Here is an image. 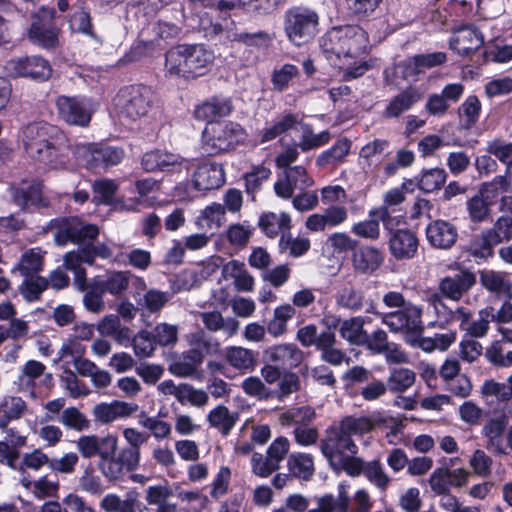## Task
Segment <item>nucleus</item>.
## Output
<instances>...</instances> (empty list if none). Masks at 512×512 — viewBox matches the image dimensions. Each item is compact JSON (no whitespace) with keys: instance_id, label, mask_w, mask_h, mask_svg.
<instances>
[{"instance_id":"nucleus-22","label":"nucleus","mask_w":512,"mask_h":512,"mask_svg":"<svg viewBox=\"0 0 512 512\" xmlns=\"http://www.w3.org/2000/svg\"><path fill=\"white\" fill-rule=\"evenodd\" d=\"M348 219V210L342 205H330L323 213H314L307 217L305 227L310 232H322L327 228L340 226Z\"/></svg>"},{"instance_id":"nucleus-4","label":"nucleus","mask_w":512,"mask_h":512,"mask_svg":"<svg viewBox=\"0 0 512 512\" xmlns=\"http://www.w3.org/2000/svg\"><path fill=\"white\" fill-rule=\"evenodd\" d=\"M320 16L316 10L305 5L288 8L283 16L284 32L295 46L311 41L319 31Z\"/></svg>"},{"instance_id":"nucleus-56","label":"nucleus","mask_w":512,"mask_h":512,"mask_svg":"<svg viewBox=\"0 0 512 512\" xmlns=\"http://www.w3.org/2000/svg\"><path fill=\"white\" fill-rule=\"evenodd\" d=\"M364 476L372 485L381 491H385L391 482L389 475L386 473L379 460L366 462Z\"/></svg>"},{"instance_id":"nucleus-45","label":"nucleus","mask_w":512,"mask_h":512,"mask_svg":"<svg viewBox=\"0 0 512 512\" xmlns=\"http://www.w3.org/2000/svg\"><path fill=\"white\" fill-rule=\"evenodd\" d=\"M44 253L39 247L25 251L15 269L24 277L37 275L42 270Z\"/></svg>"},{"instance_id":"nucleus-24","label":"nucleus","mask_w":512,"mask_h":512,"mask_svg":"<svg viewBox=\"0 0 512 512\" xmlns=\"http://www.w3.org/2000/svg\"><path fill=\"white\" fill-rule=\"evenodd\" d=\"M476 283L475 275L468 270L444 277L439 283L442 296L453 301H459Z\"/></svg>"},{"instance_id":"nucleus-10","label":"nucleus","mask_w":512,"mask_h":512,"mask_svg":"<svg viewBox=\"0 0 512 512\" xmlns=\"http://www.w3.org/2000/svg\"><path fill=\"white\" fill-rule=\"evenodd\" d=\"M320 450L330 466L342 464L347 456H355L358 453V447L353 439L337 426L327 429L325 437L321 440Z\"/></svg>"},{"instance_id":"nucleus-17","label":"nucleus","mask_w":512,"mask_h":512,"mask_svg":"<svg viewBox=\"0 0 512 512\" xmlns=\"http://www.w3.org/2000/svg\"><path fill=\"white\" fill-rule=\"evenodd\" d=\"M336 304L352 312L378 313L375 299L368 293V288L364 287L344 286L336 294Z\"/></svg>"},{"instance_id":"nucleus-44","label":"nucleus","mask_w":512,"mask_h":512,"mask_svg":"<svg viewBox=\"0 0 512 512\" xmlns=\"http://www.w3.org/2000/svg\"><path fill=\"white\" fill-rule=\"evenodd\" d=\"M481 109L479 98L476 95H469L457 109L461 126L465 129L472 128L479 120Z\"/></svg>"},{"instance_id":"nucleus-36","label":"nucleus","mask_w":512,"mask_h":512,"mask_svg":"<svg viewBox=\"0 0 512 512\" xmlns=\"http://www.w3.org/2000/svg\"><path fill=\"white\" fill-rule=\"evenodd\" d=\"M200 319L210 332L223 331L228 337L234 336L239 328L238 320L232 317L224 319L219 311L201 312Z\"/></svg>"},{"instance_id":"nucleus-46","label":"nucleus","mask_w":512,"mask_h":512,"mask_svg":"<svg viewBox=\"0 0 512 512\" xmlns=\"http://www.w3.org/2000/svg\"><path fill=\"white\" fill-rule=\"evenodd\" d=\"M367 317L356 316L344 320L340 326V335L351 344L361 345L365 339L364 324Z\"/></svg>"},{"instance_id":"nucleus-18","label":"nucleus","mask_w":512,"mask_h":512,"mask_svg":"<svg viewBox=\"0 0 512 512\" xmlns=\"http://www.w3.org/2000/svg\"><path fill=\"white\" fill-rule=\"evenodd\" d=\"M140 464V450L125 447L116 455L111 454L108 461L100 466V471L110 481L120 479L125 472H132Z\"/></svg>"},{"instance_id":"nucleus-58","label":"nucleus","mask_w":512,"mask_h":512,"mask_svg":"<svg viewBox=\"0 0 512 512\" xmlns=\"http://www.w3.org/2000/svg\"><path fill=\"white\" fill-rule=\"evenodd\" d=\"M271 176V170L265 166H256L244 175L246 192L252 200L255 194L261 189L263 183Z\"/></svg>"},{"instance_id":"nucleus-43","label":"nucleus","mask_w":512,"mask_h":512,"mask_svg":"<svg viewBox=\"0 0 512 512\" xmlns=\"http://www.w3.org/2000/svg\"><path fill=\"white\" fill-rule=\"evenodd\" d=\"M287 467L292 476L309 480L314 474L313 457L307 453H292L288 457Z\"/></svg>"},{"instance_id":"nucleus-64","label":"nucleus","mask_w":512,"mask_h":512,"mask_svg":"<svg viewBox=\"0 0 512 512\" xmlns=\"http://www.w3.org/2000/svg\"><path fill=\"white\" fill-rule=\"evenodd\" d=\"M484 355L496 367H512V351H506L499 342L488 347Z\"/></svg>"},{"instance_id":"nucleus-29","label":"nucleus","mask_w":512,"mask_h":512,"mask_svg":"<svg viewBox=\"0 0 512 512\" xmlns=\"http://www.w3.org/2000/svg\"><path fill=\"white\" fill-rule=\"evenodd\" d=\"M389 249L393 257L398 260L414 257L418 249L416 235L407 229L396 230L389 239Z\"/></svg>"},{"instance_id":"nucleus-35","label":"nucleus","mask_w":512,"mask_h":512,"mask_svg":"<svg viewBox=\"0 0 512 512\" xmlns=\"http://www.w3.org/2000/svg\"><path fill=\"white\" fill-rule=\"evenodd\" d=\"M421 99V95L415 88H408L395 95L387 104L383 116L385 118H398L410 110Z\"/></svg>"},{"instance_id":"nucleus-63","label":"nucleus","mask_w":512,"mask_h":512,"mask_svg":"<svg viewBox=\"0 0 512 512\" xmlns=\"http://www.w3.org/2000/svg\"><path fill=\"white\" fill-rule=\"evenodd\" d=\"M241 387L245 394L259 400H268L273 398V390L267 387L259 377H247L243 380Z\"/></svg>"},{"instance_id":"nucleus-33","label":"nucleus","mask_w":512,"mask_h":512,"mask_svg":"<svg viewBox=\"0 0 512 512\" xmlns=\"http://www.w3.org/2000/svg\"><path fill=\"white\" fill-rule=\"evenodd\" d=\"M203 358L201 349L191 348L170 363L169 371L177 377L193 376L203 363Z\"/></svg>"},{"instance_id":"nucleus-39","label":"nucleus","mask_w":512,"mask_h":512,"mask_svg":"<svg viewBox=\"0 0 512 512\" xmlns=\"http://www.w3.org/2000/svg\"><path fill=\"white\" fill-rule=\"evenodd\" d=\"M447 172L443 168L423 169L418 177L409 180L410 184H415L424 193H432L441 189L447 179Z\"/></svg>"},{"instance_id":"nucleus-51","label":"nucleus","mask_w":512,"mask_h":512,"mask_svg":"<svg viewBox=\"0 0 512 512\" xmlns=\"http://www.w3.org/2000/svg\"><path fill=\"white\" fill-rule=\"evenodd\" d=\"M49 282L46 278L31 275L24 277L22 284L19 287L20 294L29 302L37 301L40 295L47 289Z\"/></svg>"},{"instance_id":"nucleus-57","label":"nucleus","mask_w":512,"mask_h":512,"mask_svg":"<svg viewBox=\"0 0 512 512\" xmlns=\"http://www.w3.org/2000/svg\"><path fill=\"white\" fill-rule=\"evenodd\" d=\"M300 386V377L295 372L285 370L278 382V387L273 390V398H276L279 401H284L291 394L297 392L300 389Z\"/></svg>"},{"instance_id":"nucleus-34","label":"nucleus","mask_w":512,"mask_h":512,"mask_svg":"<svg viewBox=\"0 0 512 512\" xmlns=\"http://www.w3.org/2000/svg\"><path fill=\"white\" fill-rule=\"evenodd\" d=\"M382 252L373 246H362L354 252L352 263L356 271L371 275L383 263Z\"/></svg>"},{"instance_id":"nucleus-28","label":"nucleus","mask_w":512,"mask_h":512,"mask_svg":"<svg viewBox=\"0 0 512 512\" xmlns=\"http://www.w3.org/2000/svg\"><path fill=\"white\" fill-rule=\"evenodd\" d=\"M233 111L232 101L228 97L214 96L196 106L195 118L212 123L218 118L229 116Z\"/></svg>"},{"instance_id":"nucleus-40","label":"nucleus","mask_w":512,"mask_h":512,"mask_svg":"<svg viewBox=\"0 0 512 512\" xmlns=\"http://www.w3.org/2000/svg\"><path fill=\"white\" fill-rule=\"evenodd\" d=\"M94 281L98 289H101L104 294L109 293L113 296H121L129 286V276L122 271H113L105 277L96 278Z\"/></svg>"},{"instance_id":"nucleus-11","label":"nucleus","mask_w":512,"mask_h":512,"mask_svg":"<svg viewBox=\"0 0 512 512\" xmlns=\"http://www.w3.org/2000/svg\"><path fill=\"white\" fill-rule=\"evenodd\" d=\"M56 106L63 121L79 127L88 126L94 112L91 99L84 96L61 95Z\"/></svg>"},{"instance_id":"nucleus-37","label":"nucleus","mask_w":512,"mask_h":512,"mask_svg":"<svg viewBox=\"0 0 512 512\" xmlns=\"http://www.w3.org/2000/svg\"><path fill=\"white\" fill-rule=\"evenodd\" d=\"M238 419V413H231L224 405L216 406L207 415L209 425L217 429L223 436L230 434Z\"/></svg>"},{"instance_id":"nucleus-61","label":"nucleus","mask_w":512,"mask_h":512,"mask_svg":"<svg viewBox=\"0 0 512 512\" xmlns=\"http://www.w3.org/2000/svg\"><path fill=\"white\" fill-rule=\"evenodd\" d=\"M484 231L495 245L510 241L512 239V217L501 216L492 228L485 229Z\"/></svg>"},{"instance_id":"nucleus-47","label":"nucleus","mask_w":512,"mask_h":512,"mask_svg":"<svg viewBox=\"0 0 512 512\" xmlns=\"http://www.w3.org/2000/svg\"><path fill=\"white\" fill-rule=\"evenodd\" d=\"M351 148V142L347 138L337 140L333 146L322 153L316 159L319 167H325L331 164L342 162L348 155Z\"/></svg>"},{"instance_id":"nucleus-9","label":"nucleus","mask_w":512,"mask_h":512,"mask_svg":"<svg viewBox=\"0 0 512 512\" xmlns=\"http://www.w3.org/2000/svg\"><path fill=\"white\" fill-rule=\"evenodd\" d=\"M422 312L420 306L409 304L404 309L387 313L378 311L373 315L379 317L382 324L386 325L392 332H405L408 335L420 336L423 329Z\"/></svg>"},{"instance_id":"nucleus-5","label":"nucleus","mask_w":512,"mask_h":512,"mask_svg":"<svg viewBox=\"0 0 512 512\" xmlns=\"http://www.w3.org/2000/svg\"><path fill=\"white\" fill-rule=\"evenodd\" d=\"M153 98L154 94L151 88L139 84L122 88L114 102L121 119L136 121L147 116L152 110Z\"/></svg>"},{"instance_id":"nucleus-3","label":"nucleus","mask_w":512,"mask_h":512,"mask_svg":"<svg viewBox=\"0 0 512 512\" xmlns=\"http://www.w3.org/2000/svg\"><path fill=\"white\" fill-rule=\"evenodd\" d=\"M214 59V52L204 44H178L165 53V75L195 80L211 70Z\"/></svg>"},{"instance_id":"nucleus-55","label":"nucleus","mask_w":512,"mask_h":512,"mask_svg":"<svg viewBox=\"0 0 512 512\" xmlns=\"http://www.w3.org/2000/svg\"><path fill=\"white\" fill-rule=\"evenodd\" d=\"M423 74L415 56L396 63L393 67V76L407 83H415Z\"/></svg>"},{"instance_id":"nucleus-42","label":"nucleus","mask_w":512,"mask_h":512,"mask_svg":"<svg viewBox=\"0 0 512 512\" xmlns=\"http://www.w3.org/2000/svg\"><path fill=\"white\" fill-rule=\"evenodd\" d=\"M416 374L413 370L404 367L391 368L386 385L392 393H403L413 386Z\"/></svg>"},{"instance_id":"nucleus-49","label":"nucleus","mask_w":512,"mask_h":512,"mask_svg":"<svg viewBox=\"0 0 512 512\" xmlns=\"http://www.w3.org/2000/svg\"><path fill=\"white\" fill-rule=\"evenodd\" d=\"M495 246V243H492V240L483 230L481 234L476 235L471 239L467 251L477 263H480L493 255V248Z\"/></svg>"},{"instance_id":"nucleus-31","label":"nucleus","mask_w":512,"mask_h":512,"mask_svg":"<svg viewBox=\"0 0 512 512\" xmlns=\"http://www.w3.org/2000/svg\"><path fill=\"white\" fill-rule=\"evenodd\" d=\"M336 342L334 331L327 327L322 331V338L317 350L320 352L322 361L333 366H340L343 362L348 363L350 358L343 350L336 346Z\"/></svg>"},{"instance_id":"nucleus-59","label":"nucleus","mask_w":512,"mask_h":512,"mask_svg":"<svg viewBox=\"0 0 512 512\" xmlns=\"http://www.w3.org/2000/svg\"><path fill=\"white\" fill-rule=\"evenodd\" d=\"M337 427L352 438V436L355 435L361 436L368 433L372 429L373 425L368 417L347 416L342 419Z\"/></svg>"},{"instance_id":"nucleus-32","label":"nucleus","mask_w":512,"mask_h":512,"mask_svg":"<svg viewBox=\"0 0 512 512\" xmlns=\"http://www.w3.org/2000/svg\"><path fill=\"white\" fill-rule=\"evenodd\" d=\"M258 226L267 237L281 238L291 230V217L286 212H266L259 217Z\"/></svg>"},{"instance_id":"nucleus-50","label":"nucleus","mask_w":512,"mask_h":512,"mask_svg":"<svg viewBox=\"0 0 512 512\" xmlns=\"http://www.w3.org/2000/svg\"><path fill=\"white\" fill-rule=\"evenodd\" d=\"M225 221V207L219 203L207 206L197 219V224L202 229H218Z\"/></svg>"},{"instance_id":"nucleus-41","label":"nucleus","mask_w":512,"mask_h":512,"mask_svg":"<svg viewBox=\"0 0 512 512\" xmlns=\"http://www.w3.org/2000/svg\"><path fill=\"white\" fill-rule=\"evenodd\" d=\"M0 428L6 429L10 422L20 419L27 411L26 402L18 396L5 397L1 402Z\"/></svg>"},{"instance_id":"nucleus-54","label":"nucleus","mask_w":512,"mask_h":512,"mask_svg":"<svg viewBox=\"0 0 512 512\" xmlns=\"http://www.w3.org/2000/svg\"><path fill=\"white\" fill-rule=\"evenodd\" d=\"M57 419L67 429L77 432H82L90 428V421L76 407L65 408Z\"/></svg>"},{"instance_id":"nucleus-1","label":"nucleus","mask_w":512,"mask_h":512,"mask_svg":"<svg viewBox=\"0 0 512 512\" xmlns=\"http://www.w3.org/2000/svg\"><path fill=\"white\" fill-rule=\"evenodd\" d=\"M26 155L46 169H66L73 154L76 162L89 170L100 168V143L71 145L67 135L46 122L29 123L20 132Z\"/></svg>"},{"instance_id":"nucleus-16","label":"nucleus","mask_w":512,"mask_h":512,"mask_svg":"<svg viewBox=\"0 0 512 512\" xmlns=\"http://www.w3.org/2000/svg\"><path fill=\"white\" fill-rule=\"evenodd\" d=\"M76 448L85 459H91L96 456L100 458L98 467L108 461V457L114 454L118 447V440L113 435H83L75 442Z\"/></svg>"},{"instance_id":"nucleus-7","label":"nucleus","mask_w":512,"mask_h":512,"mask_svg":"<svg viewBox=\"0 0 512 512\" xmlns=\"http://www.w3.org/2000/svg\"><path fill=\"white\" fill-rule=\"evenodd\" d=\"M46 231H53L54 241L59 246L69 242L80 243L86 240H93L99 234L96 225L86 224L78 217H62L49 221L44 228Z\"/></svg>"},{"instance_id":"nucleus-15","label":"nucleus","mask_w":512,"mask_h":512,"mask_svg":"<svg viewBox=\"0 0 512 512\" xmlns=\"http://www.w3.org/2000/svg\"><path fill=\"white\" fill-rule=\"evenodd\" d=\"M54 14L53 10L43 8L33 17L28 31V38L32 43L45 49H51L57 45L58 29L53 22Z\"/></svg>"},{"instance_id":"nucleus-20","label":"nucleus","mask_w":512,"mask_h":512,"mask_svg":"<svg viewBox=\"0 0 512 512\" xmlns=\"http://www.w3.org/2000/svg\"><path fill=\"white\" fill-rule=\"evenodd\" d=\"M484 44L482 33L473 25H461L452 29L449 46L461 56H467Z\"/></svg>"},{"instance_id":"nucleus-8","label":"nucleus","mask_w":512,"mask_h":512,"mask_svg":"<svg viewBox=\"0 0 512 512\" xmlns=\"http://www.w3.org/2000/svg\"><path fill=\"white\" fill-rule=\"evenodd\" d=\"M97 256L108 259L112 257V251L105 244L98 246L86 245L64 255V267L74 274V282L79 289H84L86 286L84 265H92Z\"/></svg>"},{"instance_id":"nucleus-23","label":"nucleus","mask_w":512,"mask_h":512,"mask_svg":"<svg viewBox=\"0 0 512 512\" xmlns=\"http://www.w3.org/2000/svg\"><path fill=\"white\" fill-rule=\"evenodd\" d=\"M225 183V173L222 165L216 162H203L197 166L192 185L197 191L217 189Z\"/></svg>"},{"instance_id":"nucleus-14","label":"nucleus","mask_w":512,"mask_h":512,"mask_svg":"<svg viewBox=\"0 0 512 512\" xmlns=\"http://www.w3.org/2000/svg\"><path fill=\"white\" fill-rule=\"evenodd\" d=\"M6 71L13 77H25L36 81H46L52 75L48 60L41 56L12 58L5 65Z\"/></svg>"},{"instance_id":"nucleus-12","label":"nucleus","mask_w":512,"mask_h":512,"mask_svg":"<svg viewBox=\"0 0 512 512\" xmlns=\"http://www.w3.org/2000/svg\"><path fill=\"white\" fill-rule=\"evenodd\" d=\"M53 383L52 374L46 372V366L37 360H28L19 371L14 384L20 392L27 393L31 398L37 397V389L50 388Z\"/></svg>"},{"instance_id":"nucleus-6","label":"nucleus","mask_w":512,"mask_h":512,"mask_svg":"<svg viewBox=\"0 0 512 512\" xmlns=\"http://www.w3.org/2000/svg\"><path fill=\"white\" fill-rule=\"evenodd\" d=\"M246 137L243 127L232 121L217 122L206 127L202 134V150L213 156L234 149Z\"/></svg>"},{"instance_id":"nucleus-30","label":"nucleus","mask_w":512,"mask_h":512,"mask_svg":"<svg viewBox=\"0 0 512 512\" xmlns=\"http://www.w3.org/2000/svg\"><path fill=\"white\" fill-rule=\"evenodd\" d=\"M269 362L283 369H292L300 365L303 360V352L292 343L280 344L266 351Z\"/></svg>"},{"instance_id":"nucleus-26","label":"nucleus","mask_w":512,"mask_h":512,"mask_svg":"<svg viewBox=\"0 0 512 512\" xmlns=\"http://www.w3.org/2000/svg\"><path fill=\"white\" fill-rule=\"evenodd\" d=\"M426 238L431 246L435 248L449 249L455 244L458 232L452 223L445 220H435L427 225Z\"/></svg>"},{"instance_id":"nucleus-27","label":"nucleus","mask_w":512,"mask_h":512,"mask_svg":"<svg viewBox=\"0 0 512 512\" xmlns=\"http://www.w3.org/2000/svg\"><path fill=\"white\" fill-rule=\"evenodd\" d=\"M139 406L135 403L114 400L111 403H99L93 408L95 420L108 424L117 419L127 418L135 413Z\"/></svg>"},{"instance_id":"nucleus-25","label":"nucleus","mask_w":512,"mask_h":512,"mask_svg":"<svg viewBox=\"0 0 512 512\" xmlns=\"http://www.w3.org/2000/svg\"><path fill=\"white\" fill-rule=\"evenodd\" d=\"M508 426V418L501 415L491 418L482 429V434L487 439V449L495 455H507L505 446V431Z\"/></svg>"},{"instance_id":"nucleus-62","label":"nucleus","mask_w":512,"mask_h":512,"mask_svg":"<svg viewBox=\"0 0 512 512\" xmlns=\"http://www.w3.org/2000/svg\"><path fill=\"white\" fill-rule=\"evenodd\" d=\"M310 248V241L304 237L292 238L291 233L283 236L279 240V249L282 252L289 251L293 257H300Z\"/></svg>"},{"instance_id":"nucleus-2","label":"nucleus","mask_w":512,"mask_h":512,"mask_svg":"<svg viewBox=\"0 0 512 512\" xmlns=\"http://www.w3.org/2000/svg\"><path fill=\"white\" fill-rule=\"evenodd\" d=\"M319 47L329 64L343 72L346 81L361 77L370 68L367 61L369 37L358 25L331 28L320 37Z\"/></svg>"},{"instance_id":"nucleus-48","label":"nucleus","mask_w":512,"mask_h":512,"mask_svg":"<svg viewBox=\"0 0 512 512\" xmlns=\"http://www.w3.org/2000/svg\"><path fill=\"white\" fill-rule=\"evenodd\" d=\"M301 136L298 146L303 152H307L327 144L330 140L329 131L325 130L318 134L314 133L313 127L308 123H302Z\"/></svg>"},{"instance_id":"nucleus-13","label":"nucleus","mask_w":512,"mask_h":512,"mask_svg":"<svg viewBox=\"0 0 512 512\" xmlns=\"http://www.w3.org/2000/svg\"><path fill=\"white\" fill-rule=\"evenodd\" d=\"M192 165L191 160L162 149L147 151L141 157V167L149 173H174L181 171L183 168L188 171Z\"/></svg>"},{"instance_id":"nucleus-52","label":"nucleus","mask_w":512,"mask_h":512,"mask_svg":"<svg viewBox=\"0 0 512 512\" xmlns=\"http://www.w3.org/2000/svg\"><path fill=\"white\" fill-rule=\"evenodd\" d=\"M71 27L74 31L90 38L96 45L102 44L101 37L94 31L90 14L81 9L76 11L71 18Z\"/></svg>"},{"instance_id":"nucleus-53","label":"nucleus","mask_w":512,"mask_h":512,"mask_svg":"<svg viewBox=\"0 0 512 512\" xmlns=\"http://www.w3.org/2000/svg\"><path fill=\"white\" fill-rule=\"evenodd\" d=\"M227 39L256 49H265L272 41V37L265 31H257L253 33L235 32L232 33V35H227Z\"/></svg>"},{"instance_id":"nucleus-19","label":"nucleus","mask_w":512,"mask_h":512,"mask_svg":"<svg viewBox=\"0 0 512 512\" xmlns=\"http://www.w3.org/2000/svg\"><path fill=\"white\" fill-rule=\"evenodd\" d=\"M14 202L23 210L46 208L49 205L42 193V183L39 180H23L12 187Z\"/></svg>"},{"instance_id":"nucleus-38","label":"nucleus","mask_w":512,"mask_h":512,"mask_svg":"<svg viewBox=\"0 0 512 512\" xmlns=\"http://www.w3.org/2000/svg\"><path fill=\"white\" fill-rule=\"evenodd\" d=\"M224 358L230 366L242 372L252 371L255 367V353L244 347H226Z\"/></svg>"},{"instance_id":"nucleus-60","label":"nucleus","mask_w":512,"mask_h":512,"mask_svg":"<svg viewBox=\"0 0 512 512\" xmlns=\"http://www.w3.org/2000/svg\"><path fill=\"white\" fill-rule=\"evenodd\" d=\"M487 152L506 165V174L512 167V142L497 138L487 143Z\"/></svg>"},{"instance_id":"nucleus-21","label":"nucleus","mask_w":512,"mask_h":512,"mask_svg":"<svg viewBox=\"0 0 512 512\" xmlns=\"http://www.w3.org/2000/svg\"><path fill=\"white\" fill-rule=\"evenodd\" d=\"M405 200V194L400 188H394L387 191L383 198V204L380 207L371 209L369 217H377L381 220L387 230H392L399 223V219H403V215H393L400 211L397 207Z\"/></svg>"}]
</instances>
